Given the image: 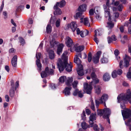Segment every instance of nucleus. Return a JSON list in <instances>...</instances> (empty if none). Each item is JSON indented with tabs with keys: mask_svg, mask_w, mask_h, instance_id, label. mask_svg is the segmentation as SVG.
Returning a JSON list of instances; mask_svg holds the SVG:
<instances>
[{
	"mask_svg": "<svg viewBox=\"0 0 131 131\" xmlns=\"http://www.w3.org/2000/svg\"><path fill=\"white\" fill-rule=\"evenodd\" d=\"M108 98V95L106 94H103L100 99V102L101 103H104V106L105 107H106V106L105 103V102L107 100Z\"/></svg>",
	"mask_w": 131,
	"mask_h": 131,
	"instance_id": "obj_10",
	"label": "nucleus"
},
{
	"mask_svg": "<svg viewBox=\"0 0 131 131\" xmlns=\"http://www.w3.org/2000/svg\"><path fill=\"white\" fill-rule=\"evenodd\" d=\"M68 28H70L72 31L74 32L77 27L76 22H72L70 24L68 25Z\"/></svg>",
	"mask_w": 131,
	"mask_h": 131,
	"instance_id": "obj_12",
	"label": "nucleus"
},
{
	"mask_svg": "<svg viewBox=\"0 0 131 131\" xmlns=\"http://www.w3.org/2000/svg\"><path fill=\"white\" fill-rule=\"evenodd\" d=\"M52 27L50 24H48L46 27V32L47 33H50L52 31Z\"/></svg>",
	"mask_w": 131,
	"mask_h": 131,
	"instance_id": "obj_32",
	"label": "nucleus"
},
{
	"mask_svg": "<svg viewBox=\"0 0 131 131\" xmlns=\"http://www.w3.org/2000/svg\"><path fill=\"white\" fill-rule=\"evenodd\" d=\"M122 114L124 119L129 118L127 121L125 122V124L126 125L129 126V129L131 131V124H130V123L131 122V110L127 109L122 111Z\"/></svg>",
	"mask_w": 131,
	"mask_h": 131,
	"instance_id": "obj_3",
	"label": "nucleus"
},
{
	"mask_svg": "<svg viewBox=\"0 0 131 131\" xmlns=\"http://www.w3.org/2000/svg\"><path fill=\"white\" fill-rule=\"evenodd\" d=\"M80 22L81 23L83 22L85 25L89 27L90 26V24L89 23L88 19L87 18H84V19H83V18H81Z\"/></svg>",
	"mask_w": 131,
	"mask_h": 131,
	"instance_id": "obj_20",
	"label": "nucleus"
},
{
	"mask_svg": "<svg viewBox=\"0 0 131 131\" xmlns=\"http://www.w3.org/2000/svg\"><path fill=\"white\" fill-rule=\"evenodd\" d=\"M91 109L93 111H95V107L93 101L91 102Z\"/></svg>",
	"mask_w": 131,
	"mask_h": 131,
	"instance_id": "obj_52",
	"label": "nucleus"
},
{
	"mask_svg": "<svg viewBox=\"0 0 131 131\" xmlns=\"http://www.w3.org/2000/svg\"><path fill=\"white\" fill-rule=\"evenodd\" d=\"M127 40V36L126 35H124L121 41L123 43H124Z\"/></svg>",
	"mask_w": 131,
	"mask_h": 131,
	"instance_id": "obj_41",
	"label": "nucleus"
},
{
	"mask_svg": "<svg viewBox=\"0 0 131 131\" xmlns=\"http://www.w3.org/2000/svg\"><path fill=\"white\" fill-rule=\"evenodd\" d=\"M92 58V53L90 52L88 54V60L89 62H90Z\"/></svg>",
	"mask_w": 131,
	"mask_h": 131,
	"instance_id": "obj_44",
	"label": "nucleus"
},
{
	"mask_svg": "<svg viewBox=\"0 0 131 131\" xmlns=\"http://www.w3.org/2000/svg\"><path fill=\"white\" fill-rule=\"evenodd\" d=\"M123 6L122 4H120L117 7V9L119 11H121L123 8Z\"/></svg>",
	"mask_w": 131,
	"mask_h": 131,
	"instance_id": "obj_46",
	"label": "nucleus"
},
{
	"mask_svg": "<svg viewBox=\"0 0 131 131\" xmlns=\"http://www.w3.org/2000/svg\"><path fill=\"white\" fill-rule=\"evenodd\" d=\"M77 73L78 75L80 76H82L84 74L83 66L82 65H80L79 67H78L77 69Z\"/></svg>",
	"mask_w": 131,
	"mask_h": 131,
	"instance_id": "obj_14",
	"label": "nucleus"
},
{
	"mask_svg": "<svg viewBox=\"0 0 131 131\" xmlns=\"http://www.w3.org/2000/svg\"><path fill=\"white\" fill-rule=\"evenodd\" d=\"M101 53V51H98L97 52L96 54L93 57L92 60L94 63L96 64L98 62Z\"/></svg>",
	"mask_w": 131,
	"mask_h": 131,
	"instance_id": "obj_9",
	"label": "nucleus"
},
{
	"mask_svg": "<svg viewBox=\"0 0 131 131\" xmlns=\"http://www.w3.org/2000/svg\"><path fill=\"white\" fill-rule=\"evenodd\" d=\"M84 48V46H79L75 48V51L77 52H81L82 51Z\"/></svg>",
	"mask_w": 131,
	"mask_h": 131,
	"instance_id": "obj_31",
	"label": "nucleus"
},
{
	"mask_svg": "<svg viewBox=\"0 0 131 131\" xmlns=\"http://www.w3.org/2000/svg\"><path fill=\"white\" fill-rule=\"evenodd\" d=\"M130 60V57L126 55L125 58L124 59V61L126 67H127L129 66Z\"/></svg>",
	"mask_w": 131,
	"mask_h": 131,
	"instance_id": "obj_23",
	"label": "nucleus"
},
{
	"mask_svg": "<svg viewBox=\"0 0 131 131\" xmlns=\"http://www.w3.org/2000/svg\"><path fill=\"white\" fill-rule=\"evenodd\" d=\"M66 43L67 46L69 47L71 46L73 44L72 40L69 37L66 38Z\"/></svg>",
	"mask_w": 131,
	"mask_h": 131,
	"instance_id": "obj_16",
	"label": "nucleus"
},
{
	"mask_svg": "<svg viewBox=\"0 0 131 131\" xmlns=\"http://www.w3.org/2000/svg\"><path fill=\"white\" fill-rule=\"evenodd\" d=\"M114 15L116 18H117L119 16V13L118 12H116L114 13Z\"/></svg>",
	"mask_w": 131,
	"mask_h": 131,
	"instance_id": "obj_61",
	"label": "nucleus"
},
{
	"mask_svg": "<svg viewBox=\"0 0 131 131\" xmlns=\"http://www.w3.org/2000/svg\"><path fill=\"white\" fill-rule=\"evenodd\" d=\"M41 56V54L40 53H37L36 54V57L37 60H40Z\"/></svg>",
	"mask_w": 131,
	"mask_h": 131,
	"instance_id": "obj_51",
	"label": "nucleus"
},
{
	"mask_svg": "<svg viewBox=\"0 0 131 131\" xmlns=\"http://www.w3.org/2000/svg\"><path fill=\"white\" fill-rule=\"evenodd\" d=\"M101 61L102 63H106L107 62V59L105 58H103Z\"/></svg>",
	"mask_w": 131,
	"mask_h": 131,
	"instance_id": "obj_62",
	"label": "nucleus"
},
{
	"mask_svg": "<svg viewBox=\"0 0 131 131\" xmlns=\"http://www.w3.org/2000/svg\"><path fill=\"white\" fill-rule=\"evenodd\" d=\"M49 58L51 59H53L54 57V52L51 51L49 53Z\"/></svg>",
	"mask_w": 131,
	"mask_h": 131,
	"instance_id": "obj_38",
	"label": "nucleus"
},
{
	"mask_svg": "<svg viewBox=\"0 0 131 131\" xmlns=\"http://www.w3.org/2000/svg\"><path fill=\"white\" fill-rule=\"evenodd\" d=\"M101 87L100 86H95V92L97 94H99L101 93Z\"/></svg>",
	"mask_w": 131,
	"mask_h": 131,
	"instance_id": "obj_34",
	"label": "nucleus"
},
{
	"mask_svg": "<svg viewBox=\"0 0 131 131\" xmlns=\"http://www.w3.org/2000/svg\"><path fill=\"white\" fill-rule=\"evenodd\" d=\"M67 78L65 76H62L60 77L59 79V83H63L64 82L65 80H66Z\"/></svg>",
	"mask_w": 131,
	"mask_h": 131,
	"instance_id": "obj_33",
	"label": "nucleus"
},
{
	"mask_svg": "<svg viewBox=\"0 0 131 131\" xmlns=\"http://www.w3.org/2000/svg\"><path fill=\"white\" fill-rule=\"evenodd\" d=\"M101 35L102 34L101 31L99 29H97L94 31V38L93 40L97 44H98L99 42V37L101 36Z\"/></svg>",
	"mask_w": 131,
	"mask_h": 131,
	"instance_id": "obj_7",
	"label": "nucleus"
},
{
	"mask_svg": "<svg viewBox=\"0 0 131 131\" xmlns=\"http://www.w3.org/2000/svg\"><path fill=\"white\" fill-rule=\"evenodd\" d=\"M15 49L13 48H12L9 50V53H12L15 52Z\"/></svg>",
	"mask_w": 131,
	"mask_h": 131,
	"instance_id": "obj_56",
	"label": "nucleus"
},
{
	"mask_svg": "<svg viewBox=\"0 0 131 131\" xmlns=\"http://www.w3.org/2000/svg\"><path fill=\"white\" fill-rule=\"evenodd\" d=\"M17 56H15L12 58V64L13 66L16 67L17 65Z\"/></svg>",
	"mask_w": 131,
	"mask_h": 131,
	"instance_id": "obj_21",
	"label": "nucleus"
},
{
	"mask_svg": "<svg viewBox=\"0 0 131 131\" xmlns=\"http://www.w3.org/2000/svg\"><path fill=\"white\" fill-rule=\"evenodd\" d=\"M119 4V2L118 1H117L114 2V0H113V2L112 4L113 5L115 6H118Z\"/></svg>",
	"mask_w": 131,
	"mask_h": 131,
	"instance_id": "obj_47",
	"label": "nucleus"
},
{
	"mask_svg": "<svg viewBox=\"0 0 131 131\" xmlns=\"http://www.w3.org/2000/svg\"><path fill=\"white\" fill-rule=\"evenodd\" d=\"M61 21V20L60 18H58L57 20L55 23L56 26L58 28L60 27Z\"/></svg>",
	"mask_w": 131,
	"mask_h": 131,
	"instance_id": "obj_36",
	"label": "nucleus"
},
{
	"mask_svg": "<svg viewBox=\"0 0 131 131\" xmlns=\"http://www.w3.org/2000/svg\"><path fill=\"white\" fill-rule=\"evenodd\" d=\"M75 30H76L77 34L79 35L80 34V35H81V31H80V30L79 28H77Z\"/></svg>",
	"mask_w": 131,
	"mask_h": 131,
	"instance_id": "obj_57",
	"label": "nucleus"
},
{
	"mask_svg": "<svg viewBox=\"0 0 131 131\" xmlns=\"http://www.w3.org/2000/svg\"><path fill=\"white\" fill-rule=\"evenodd\" d=\"M93 81L92 82L93 83H97L99 82V80L98 79L95 78V79L94 80H93Z\"/></svg>",
	"mask_w": 131,
	"mask_h": 131,
	"instance_id": "obj_55",
	"label": "nucleus"
},
{
	"mask_svg": "<svg viewBox=\"0 0 131 131\" xmlns=\"http://www.w3.org/2000/svg\"><path fill=\"white\" fill-rule=\"evenodd\" d=\"M106 27L109 29H111L114 26V23L111 21V19L107 23Z\"/></svg>",
	"mask_w": 131,
	"mask_h": 131,
	"instance_id": "obj_24",
	"label": "nucleus"
},
{
	"mask_svg": "<svg viewBox=\"0 0 131 131\" xmlns=\"http://www.w3.org/2000/svg\"><path fill=\"white\" fill-rule=\"evenodd\" d=\"M117 99L119 103L122 101L124 102L128 101L131 103V91L130 89L127 90L126 94L122 93L117 97Z\"/></svg>",
	"mask_w": 131,
	"mask_h": 131,
	"instance_id": "obj_2",
	"label": "nucleus"
},
{
	"mask_svg": "<svg viewBox=\"0 0 131 131\" xmlns=\"http://www.w3.org/2000/svg\"><path fill=\"white\" fill-rule=\"evenodd\" d=\"M103 7L105 12H110L109 8H108L105 5H103Z\"/></svg>",
	"mask_w": 131,
	"mask_h": 131,
	"instance_id": "obj_53",
	"label": "nucleus"
},
{
	"mask_svg": "<svg viewBox=\"0 0 131 131\" xmlns=\"http://www.w3.org/2000/svg\"><path fill=\"white\" fill-rule=\"evenodd\" d=\"M86 5L85 4H83L79 6L78 8V11L83 13L86 11Z\"/></svg>",
	"mask_w": 131,
	"mask_h": 131,
	"instance_id": "obj_15",
	"label": "nucleus"
},
{
	"mask_svg": "<svg viewBox=\"0 0 131 131\" xmlns=\"http://www.w3.org/2000/svg\"><path fill=\"white\" fill-rule=\"evenodd\" d=\"M108 42V43L113 42V41H116L117 40V37L114 35H112L111 37H108L107 38Z\"/></svg>",
	"mask_w": 131,
	"mask_h": 131,
	"instance_id": "obj_18",
	"label": "nucleus"
},
{
	"mask_svg": "<svg viewBox=\"0 0 131 131\" xmlns=\"http://www.w3.org/2000/svg\"><path fill=\"white\" fill-rule=\"evenodd\" d=\"M96 116L95 114H91L90 116L89 123L91 127L92 126L93 121L96 120Z\"/></svg>",
	"mask_w": 131,
	"mask_h": 131,
	"instance_id": "obj_11",
	"label": "nucleus"
},
{
	"mask_svg": "<svg viewBox=\"0 0 131 131\" xmlns=\"http://www.w3.org/2000/svg\"><path fill=\"white\" fill-rule=\"evenodd\" d=\"M84 87L87 94H90L91 93L92 88L90 84H88L87 83H84Z\"/></svg>",
	"mask_w": 131,
	"mask_h": 131,
	"instance_id": "obj_8",
	"label": "nucleus"
},
{
	"mask_svg": "<svg viewBox=\"0 0 131 131\" xmlns=\"http://www.w3.org/2000/svg\"><path fill=\"white\" fill-rule=\"evenodd\" d=\"M104 109L102 110H98L97 111V113L98 115L100 116L104 115Z\"/></svg>",
	"mask_w": 131,
	"mask_h": 131,
	"instance_id": "obj_37",
	"label": "nucleus"
},
{
	"mask_svg": "<svg viewBox=\"0 0 131 131\" xmlns=\"http://www.w3.org/2000/svg\"><path fill=\"white\" fill-rule=\"evenodd\" d=\"M110 78V76L107 73L104 74L103 76V79L104 81H108Z\"/></svg>",
	"mask_w": 131,
	"mask_h": 131,
	"instance_id": "obj_26",
	"label": "nucleus"
},
{
	"mask_svg": "<svg viewBox=\"0 0 131 131\" xmlns=\"http://www.w3.org/2000/svg\"><path fill=\"white\" fill-rule=\"evenodd\" d=\"M67 53V51H65L62 55L61 59L59 60L58 61V66L60 72L63 71L65 68L68 72H70L72 71V63H70L69 64L67 63L68 57L66 56Z\"/></svg>",
	"mask_w": 131,
	"mask_h": 131,
	"instance_id": "obj_1",
	"label": "nucleus"
},
{
	"mask_svg": "<svg viewBox=\"0 0 131 131\" xmlns=\"http://www.w3.org/2000/svg\"><path fill=\"white\" fill-rule=\"evenodd\" d=\"M73 81V79L72 77L67 78L66 81V84L68 86L72 85Z\"/></svg>",
	"mask_w": 131,
	"mask_h": 131,
	"instance_id": "obj_19",
	"label": "nucleus"
},
{
	"mask_svg": "<svg viewBox=\"0 0 131 131\" xmlns=\"http://www.w3.org/2000/svg\"><path fill=\"white\" fill-rule=\"evenodd\" d=\"M117 74H118L117 73V71L115 70L112 72V76L113 78H115L117 77Z\"/></svg>",
	"mask_w": 131,
	"mask_h": 131,
	"instance_id": "obj_42",
	"label": "nucleus"
},
{
	"mask_svg": "<svg viewBox=\"0 0 131 131\" xmlns=\"http://www.w3.org/2000/svg\"><path fill=\"white\" fill-rule=\"evenodd\" d=\"M117 73L119 75H121L122 73V71L121 69H119L117 71Z\"/></svg>",
	"mask_w": 131,
	"mask_h": 131,
	"instance_id": "obj_58",
	"label": "nucleus"
},
{
	"mask_svg": "<svg viewBox=\"0 0 131 131\" xmlns=\"http://www.w3.org/2000/svg\"><path fill=\"white\" fill-rule=\"evenodd\" d=\"M129 22H127L125 23V25L127 27L128 26H131V20H129Z\"/></svg>",
	"mask_w": 131,
	"mask_h": 131,
	"instance_id": "obj_59",
	"label": "nucleus"
},
{
	"mask_svg": "<svg viewBox=\"0 0 131 131\" xmlns=\"http://www.w3.org/2000/svg\"><path fill=\"white\" fill-rule=\"evenodd\" d=\"M63 47V45L62 44H60L58 46L57 52L58 54L59 55H60V53L62 52V49Z\"/></svg>",
	"mask_w": 131,
	"mask_h": 131,
	"instance_id": "obj_25",
	"label": "nucleus"
},
{
	"mask_svg": "<svg viewBox=\"0 0 131 131\" xmlns=\"http://www.w3.org/2000/svg\"><path fill=\"white\" fill-rule=\"evenodd\" d=\"M71 89V88L70 86L66 87L63 91V93L66 95H69L70 93V91Z\"/></svg>",
	"mask_w": 131,
	"mask_h": 131,
	"instance_id": "obj_22",
	"label": "nucleus"
},
{
	"mask_svg": "<svg viewBox=\"0 0 131 131\" xmlns=\"http://www.w3.org/2000/svg\"><path fill=\"white\" fill-rule=\"evenodd\" d=\"M81 126L82 128L84 129H86L87 127V125L86 123L84 122L82 123Z\"/></svg>",
	"mask_w": 131,
	"mask_h": 131,
	"instance_id": "obj_45",
	"label": "nucleus"
},
{
	"mask_svg": "<svg viewBox=\"0 0 131 131\" xmlns=\"http://www.w3.org/2000/svg\"><path fill=\"white\" fill-rule=\"evenodd\" d=\"M91 78L93 80H94L96 78V75L94 72H92L91 74Z\"/></svg>",
	"mask_w": 131,
	"mask_h": 131,
	"instance_id": "obj_49",
	"label": "nucleus"
},
{
	"mask_svg": "<svg viewBox=\"0 0 131 131\" xmlns=\"http://www.w3.org/2000/svg\"><path fill=\"white\" fill-rule=\"evenodd\" d=\"M95 103L96 107L97 108H98V107H99L100 104H102L101 103H100V100H99V101L97 100H96Z\"/></svg>",
	"mask_w": 131,
	"mask_h": 131,
	"instance_id": "obj_60",
	"label": "nucleus"
},
{
	"mask_svg": "<svg viewBox=\"0 0 131 131\" xmlns=\"http://www.w3.org/2000/svg\"><path fill=\"white\" fill-rule=\"evenodd\" d=\"M82 13L80 12L77 13L74 16L75 18V19H77L79 17H80L82 15Z\"/></svg>",
	"mask_w": 131,
	"mask_h": 131,
	"instance_id": "obj_35",
	"label": "nucleus"
},
{
	"mask_svg": "<svg viewBox=\"0 0 131 131\" xmlns=\"http://www.w3.org/2000/svg\"><path fill=\"white\" fill-rule=\"evenodd\" d=\"M94 130L95 131H99V129L98 127V126L96 124H94L93 123L92 124V126Z\"/></svg>",
	"mask_w": 131,
	"mask_h": 131,
	"instance_id": "obj_39",
	"label": "nucleus"
},
{
	"mask_svg": "<svg viewBox=\"0 0 131 131\" xmlns=\"http://www.w3.org/2000/svg\"><path fill=\"white\" fill-rule=\"evenodd\" d=\"M36 64L38 68L39 71H41V65L40 60H37L36 61Z\"/></svg>",
	"mask_w": 131,
	"mask_h": 131,
	"instance_id": "obj_29",
	"label": "nucleus"
},
{
	"mask_svg": "<svg viewBox=\"0 0 131 131\" xmlns=\"http://www.w3.org/2000/svg\"><path fill=\"white\" fill-rule=\"evenodd\" d=\"M78 83V82L77 81H74L73 83L72 84L73 87L74 88H76L77 84Z\"/></svg>",
	"mask_w": 131,
	"mask_h": 131,
	"instance_id": "obj_50",
	"label": "nucleus"
},
{
	"mask_svg": "<svg viewBox=\"0 0 131 131\" xmlns=\"http://www.w3.org/2000/svg\"><path fill=\"white\" fill-rule=\"evenodd\" d=\"M89 34V31L87 30H86L84 31H81L80 36L82 37H84L88 35Z\"/></svg>",
	"mask_w": 131,
	"mask_h": 131,
	"instance_id": "obj_28",
	"label": "nucleus"
},
{
	"mask_svg": "<svg viewBox=\"0 0 131 131\" xmlns=\"http://www.w3.org/2000/svg\"><path fill=\"white\" fill-rule=\"evenodd\" d=\"M119 51L117 49L115 50L114 51V54H115V55L116 56H118L119 54Z\"/></svg>",
	"mask_w": 131,
	"mask_h": 131,
	"instance_id": "obj_63",
	"label": "nucleus"
},
{
	"mask_svg": "<svg viewBox=\"0 0 131 131\" xmlns=\"http://www.w3.org/2000/svg\"><path fill=\"white\" fill-rule=\"evenodd\" d=\"M127 77L128 78L131 79V73L129 72V71L127 73Z\"/></svg>",
	"mask_w": 131,
	"mask_h": 131,
	"instance_id": "obj_64",
	"label": "nucleus"
},
{
	"mask_svg": "<svg viewBox=\"0 0 131 131\" xmlns=\"http://www.w3.org/2000/svg\"><path fill=\"white\" fill-rule=\"evenodd\" d=\"M19 41L21 45H23L25 43V41L24 39L21 37L19 38Z\"/></svg>",
	"mask_w": 131,
	"mask_h": 131,
	"instance_id": "obj_48",
	"label": "nucleus"
},
{
	"mask_svg": "<svg viewBox=\"0 0 131 131\" xmlns=\"http://www.w3.org/2000/svg\"><path fill=\"white\" fill-rule=\"evenodd\" d=\"M57 44V42L55 41L54 40H53L50 42V44L51 47H54L55 45Z\"/></svg>",
	"mask_w": 131,
	"mask_h": 131,
	"instance_id": "obj_43",
	"label": "nucleus"
},
{
	"mask_svg": "<svg viewBox=\"0 0 131 131\" xmlns=\"http://www.w3.org/2000/svg\"><path fill=\"white\" fill-rule=\"evenodd\" d=\"M73 94L74 96H76L78 94V96L81 98L83 96V94L82 93V91L79 90L78 89H76L74 90Z\"/></svg>",
	"mask_w": 131,
	"mask_h": 131,
	"instance_id": "obj_17",
	"label": "nucleus"
},
{
	"mask_svg": "<svg viewBox=\"0 0 131 131\" xmlns=\"http://www.w3.org/2000/svg\"><path fill=\"white\" fill-rule=\"evenodd\" d=\"M94 10L92 8L89 11V15H92L94 13Z\"/></svg>",
	"mask_w": 131,
	"mask_h": 131,
	"instance_id": "obj_54",
	"label": "nucleus"
},
{
	"mask_svg": "<svg viewBox=\"0 0 131 131\" xmlns=\"http://www.w3.org/2000/svg\"><path fill=\"white\" fill-rule=\"evenodd\" d=\"M54 71L53 69H49L48 67H47L45 68V71H42L41 73V75L42 78L46 77L48 75H54Z\"/></svg>",
	"mask_w": 131,
	"mask_h": 131,
	"instance_id": "obj_4",
	"label": "nucleus"
},
{
	"mask_svg": "<svg viewBox=\"0 0 131 131\" xmlns=\"http://www.w3.org/2000/svg\"><path fill=\"white\" fill-rule=\"evenodd\" d=\"M57 5L58 7V6H59L60 7H62L64 6L66 2L65 1L62 0L60 2H57L56 5H57Z\"/></svg>",
	"mask_w": 131,
	"mask_h": 131,
	"instance_id": "obj_30",
	"label": "nucleus"
},
{
	"mask_svg": "<svg viewBox=\"0 0 131 131\" xmlns=\"http://www.w3.org/2000/svg\"><path fill=\"white\" fill-rule=\"evenodd\" d=\"M104 114L103 117V118L106 119L108 123H110L109 117L111 114V110L109 108H104Z\"/></svg>",
	"mask_w": 131,
	"mask_h": 131,
	"instance_id": "obj_6",
	"label": "nucleus"
},
{
	"mask_svg": "<svg viewBox=\"0 0 131 131\" xmlns=\"http://www.w3.org/2000/svg\"><path fill=\"white\" fill-rule=\"evenodd\" d=\"M74 62L77 64L78 67H79L80 65H82L81 64V61L77 56H75L74 58Z\"/></svg>",
	"mask_w": 131,
	"mask_h": 131,
	"instance_id": "obj_27",
	"label": "nucleus"
},
{
	"mask_svg": "<svg viewBox=\"0 0 131 131\" xmlns=\"http://www.w3.org/2000/svg\"><path fill=\"white\" fill-rule=\"evenodd\" d=\"M105 16L106 17H108V20H111V17L110 16V12H105Z\"/></svg>",
	"mask_w": 131,
	"mask_h": 131,
	"instance_id": "obj_40",
	"label": "nucleus"
},
{
	"mask_svg": "<svg viewBox=\"0 0 131 131\" xmlns=\"http://www.w3.org/2000/svg\"><path fill=\"white\" fill-rule=\"evenodd\" d=\"M58 4V3L57 5H55L54 6V9L55 10V11L54 12V15H60L62 14L61 11L57 6Z\"/></svg>",
	"mask_w": 131,
	"mask_h": 131,
	"instance_id": "obj_13",
	"label": "nucleus"
},
{
	"mask_svg": "<svg viewBox=\"0 0 131 131\" xmlns=\"http://www.w3.org/2000/svg\"><path fill=\"white\" fill-rule=\"evenodd\" d=\"M19 82L18 81H17L16 82L15 86L14 87V81L13 80H11V85L12 87L9 91V94L10 97H13L14 96V95L15 90H16L19 85Z\"/></svg>",
	"mask_w": 131,
	"mask_h": 131,
	"instance_id": "obj_5",
	"label": "nucleus"
}]
</instances>
